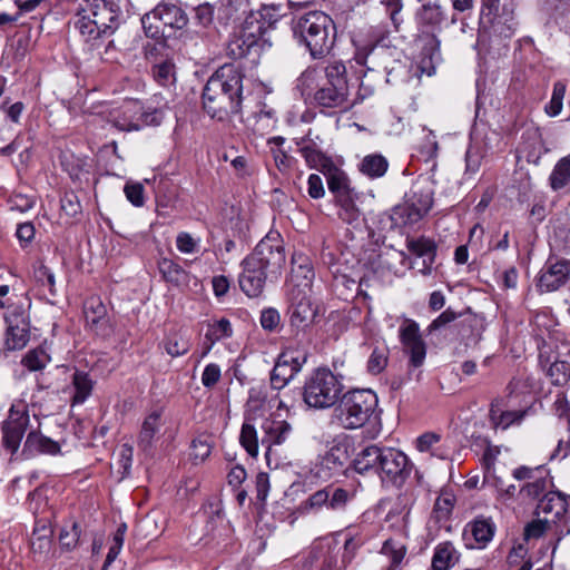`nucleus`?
I'll list each match as a JSON object with an SVG mask.
<instances>
[{
  "label": "nucleus",
  "mask_w": 570,
  "mask_h": 570,
  "mask_svg": "<svg viewBox=\"0 0 570 570\" xmlns=\"http://www.w3.org/2000/svg\"><path fill=\"white\" fill-rule=\"evenodd\" d=\"M286 263L284 242L278 232H269L243 259L239 275L240 289L248 297H258L267 279H277Z\"/></svg>",
  "instance_id": "f257e3e1"
},
{
  "label": "nucleus",
  "mask_w": 570,
  "mask_h": 570,
  "mask_svg": "<svg viewBox=\"0 0 570 570\" xmlns=\"http://www.w3.org/2000/svg\"><path fill=\"white\" fill-rule=\"evenodd\" d=\"M297 88L321 108L346 111L354 105L342 61H333L325 68H307L297 79Z\"/></svg>",
  "instance_id": "f03ea898"
},
{
  "label": "nucleus",
  "mask_w": 570,
  "mask_h": 570,
  "mask_svg": "<svg viewBox=\"0 0 570 570\" xmlns=\"http://www.w3.org/2000/svg\"><path fill=\"white\" fill-rule=\"evenodd\" d=\"M243 79L240 69L232 63L209 77L203 90V108L210 118L223 121L240 112Z\"/></svg>",
  "instance_id": "7ed1b4c3"
},
{
  "label": "nucleus",
  "mask_w": 570,
  "mask_h": 570,
  "mask_svg": "<svg viewBox=\"0 0 570 570\" xmlns=\"http://www.w3.org/2000/svg\"><path fill=\"white\" fill-rule=\"evenodd\" d=\"M381 414L379 396L373 390L354 389L341 396L332 417L344 430L365 428V436L373 440L382 432Z\"/></svg>",
  "instance_id": "20e7f679"
},
{
  "label": "nucleus",
  "mask_w": 570,
  "mask_h": 570,
  "mask_svg": "<svg viewBox=\"0 0 570 570\" xmlns=\"http://www.w3.org/2000/svg\"><path fill=\"white\" fill-rule=\"evenodd\" d=\"M354 60L367 70L386 73V82L397 83L411 79V60L396 47H390L373 33L370 39H354Z\"/></svg>",
  "instance_id": "39448f33"
},
{
  "label": "nucleus",
  "mask_w": 570,
  "mask_h": 570,
  "mask_svg": "<svg viewBox=\"0 0 570 570\" xmlns=\"http://www.w3.org/2000/svg\"><path fill=\"white\" fill-rule=\"evenodd\" d=\"M124 20L119 3L114 0H86L79 8L76 29L91 48L111 37Z\"/></svg>",
  "instance_id": "423d86ee"
},
{
  "label": "nucleus",
  "mask_w": 570,
  "mask_h": 570,
  "mask_svg": "<svg viewBox=\"0 0 570 570\" xmlns=\"http://www.w3.org/2000/svg\"><path fill=\"white\" fill-rule=\"evenodd\" d=\"M293 32L313 59H323L332 51L336 41L334 20L323 11H308L294 20Z\"/></svg>",
  "instance_id": "0eeeda50"
},
{
  "label": "nucleus",
  "mask_w": 570,
  "mask_h": 570,
  "mask_svg": "<svg viewBox=\"0 0 570 570\" xmlns=\"http://www.w3.org/2000/svg\"><path fill=\"white\" fill-rule=\"evenodd\" d=\"M343 385L326 367H318L305 381L303 400L307 406L324 410L330 409L341 399Z\"/></svg>",
  "instance_id": "6e6552de"
},
{
  "label": "nucleus",
  "mask_w": 570,
  "mask_h": 570,
  "mask_svg": "<svg viewBox=\"0 0 570 570\" xmlns=\"http://www.w3.org/2000/svg\"><path fill=\"white\" fill-rule=\"evenodd\" d=\"M261 429L263 436L261 443L266 448L265 458L267 465L273 469L279 466L277 446L283 445L292 435V425L285 420L265 419Z\"/></svg>",
  "instance_id": "1a4fd4ad"
},
{
  "label": "nucleus",
  "mask_w": 570,
  "mask_h": 570,
  "mask_svg": "<svg viewBox=\"0 0 570 570\" xmlns=\"http://www.w3.org/2000/svg\"><path fill=\"white\" fill-rule=\"evenodd\" d=\"M7 324L4 347L20 351L27 346L31 336L30 318L22 307H13L4 316Z\"/></svg>",
  "instance_id": "9d476101"
},
{
  "label": "nucleus",
  "mask_w": 570,
  "mask_h": 570,
  "mask_svg": "<svg viewBox=\"0 0 570 570\" xmlns=\"http://www.w3.org/2000/svg\"><path fill=\"white\" fill-rule=\"evenodd\" d=\"M412 464L409 458L394 448H383L377 473L383 481L402 487L410 476Z\"/></svg>",
  "instance_id": "9b49d317"
},
{
  "label": "nucleus",
  "mask_w": 570,
  "mask_h": 570,
  "mask_svg": "<svg viewBox=\"0 0 570 570\" xmlns=\"http://www.w3.org/2000/svg\"><path fill=\"white\" fill-rule=\"evenodd\" d=\"M29 423L30 416L27 406L22 402L12 404L8 419L2 423V441L6 449L12 454L18 451Z\"/></svg>",
  "instance_id": "f8f14e48"
},
{
  "label": "nucleus",
  "mask_w": 570,
  "mask_h": 570,
  "mask_svg": "<svg viewBox=\"0 0 570 570\" xmlns=\"http://www.w3.org/2000/svg\"><path fill=\"white\" fill-rule=\"evenodd\" d=\"M537 514L550 518L556 528H566L570 521V504L567 497L559 491L547 492L539 500Z\"/></svg>",
  "instance_id": "ddd939ff"
},
{
  "label": "nucleus",
  "mask_w": 570,
  "mask_h": 570,
  "mask_svg": "<svg viewBox=\"0 0 570 570\" xmlns=\"http://www.w3.org/2000/svg\"><path fill=\"white\" fill-rule=\"evenodd\" d=\"M404 351L410 355V364L420 367L426 356V345L420 334L419 324L406 318L399 330Z\"/></svg>",
  "instance_id": "4468645a"
},
{
  "label": "nucleus",
  "mask_w": 570,
  "mask_h": 570,
  "mask_svg": "<svg viewBox=\"0 0 570 570\" xmlns=\"http://www.w3.org/2000/svg\"><path fill=\"white\" fill-rule=\"evenodd\" d=\"M153 20H158L164 23V26L174 29H181L188 22L185 11L177 3L169 0L163 1L151 12L142 17L141 22L144 28L150 30Z\"/></svg>",
  "instance_id": "2eb2a0df"
},
{
  "label": "nucleus",
  "mask_w": 570,
  "mask_h": 570,
  "mask_svg": "<svg viewBox=\"0 0 570 570\" xmlns=\"http://www.w3.org/2000/svg\"><path fill=\"white\" fill-rule=\"evenodd\" d=\"M297 151L305 159L309 168H315L321 171L331 167L332 159L327 157L322 150V139L318 135L313 137L312 129L296 140Z\"/></svg>",
  "instance_id": "dca6fc26"
},
{
  "label": "nucleus",
  "mask_w": 570,
  "mask_h": 570,
  "mask_svg": "<svg viewBox=\"0 0 570 570\" xmlns=\"http://www.w3.org/2000/svg\"><path fill=\"white\" fill-rule=\"evenodd\" d=\"M570 276V261L568 259H548L542 268L538 287L541 292H553L566 284Z\"/></svg>",
  "instance_id": "f3484780"
},
{
  "label": "nucleus",
  "mask_w": 570,
  "mask_h": 570,
  "mask_svg": "<svg viewBox=\"0 0 570 570\" xmlns=\"http://www.w3.org/2000/svg\"><path fill=\"white\" fill-rule=\"evenodd\" d=\"M347 461L348 445L345 442H336L320 459L317 475L323 479H331L343 471Z\"/></svg>",
  "instance_id": "a211bd4d"
},
{
  "label": "nucleus",
  "mask_w": 570,
  "mask_h": 570,
  "mask_svg": "<svg viewBox=\"0 0 570 570\" xmlns=\"http://www.w3.org/2000/svg\"><path fill=\"white\" fill-rule=\"evenodd\" d=\"M262 29L263 26L257 27V35L253 31L246 32L245 29L233 35L226 47L227 55L237 60L246 58L253 52L256 53L259 48L258 36L262 32Z\"/></svg>",
  "instance_id": "6ab92c4d"
},
{
  "label": "nucleus",
  "mask_w": 570,
  "mask_h": 570,
  "mask_svg": "<svg viewBox=\"0 0 570 570\" xmlns=\"http://www.w3.org/2000/svg\"><path fill=\"white\" fill-rule=\"evenodd\" d=\"M527 415L525 410H504L503 400L495 399L490 406L489 417L494 429L508 430L510 426L520 425Z\"/></svg>",
  "instance_id": "aec40b11"
},
{
  "label": "nucleus",
  "mask_w": 570,
  "mask_h": 570,
  "mask_svg": "<svg viewBox=\"0 0 570 570\" xmlns=\"http://www.w3.org/2000/svg\"><path fill=\"white\" fill-rule=\"evenodd\" d=\"M140 102L131 100L125 102L120 108L114 110L110 116V122L122 131L140 130L141 124L138 122V112Z\"/></svg>",
  "instance_id": "412c9836"
},
{
  "label": "nucleus",
  "mask_w": 570,
  "mask_h": 570,
  "mask_svg": "<svg viewBox=\"0 0 570 570\" xmlns=\"http://www.w3.org/2000/svg\"><path fill=\"white\" fill-rule=\"evenodd\" d=\"M86 322L99 335H109L110 324L107 308L98 297H91L85 303Z\"/></svg>",
  "instance_id": "4be33fe9"
},
{
  "label": "nucleus",
  "mask_w": 570,
  "mask_h": 570,
  "mask_svg": "<svg viewBox=\"0 0 570 570\" xmlns=\"http://www.w3.org/2000/svg\"><path fill=\"white\" fill-rule=\"evenodd\" d=\"M406 247L409 252L423 258V267L420 269L421 274L430 275L436 256L435 242L426 237L407 238Z\"/></svg>",
  "instance_id": "5701e85b"
},
{
  "label": "nucleus",
  "mask_w": 570,
  "mask_h": 570,
  "mask_svg": "<svg viewBox=\"0 0 570 570\" xmlns=\"http://www.w3.org/2000/svg\"><path fill=\"white\" fill-rule=\"evenodd\" d=\"M60 452L61 446L58 442L36 431L28 433L22 450L27 458L37 454L57 455Z\"/></svg>",
  "instance_id": "b1692460"
},
{
  "label": "nucleus",
  "mask_w": 570,
  "mask_h": 570,
  "mask_svg": "<svg viewBox=\"0 0 570 570\" xmlns=\"http://www.w3.org/2000/svg\"><path fill=\"white\" fill-rule=\"evenodd\" d=\"M464 533H470L475 541V546H470V548L483 549L492 541L495 524L491 518L480 515L466 524Z\"/></svg>",
  "instance_id": "393cba45"
},
{
  "label": "nucleus",
  "mask_w": 570,
  "mask_h": 570,
  "mask_svg": "<svg viewBox=\"0 0 570 570\" xmlns=\"http://www.w3.org/2000/svg\"><path fill=\"white\" fill-rule=\"evenodd\" d=\"M420 28L426 33H434L445 20V12L438 2L424 3L416 13Z\"/></svg>",
  "instance_id": "a878e982"
},
{
  "label": "nucleus",
  "mask_w": 570,
  "mask_h": 570,
  "mask_svg": "<svg viewBox=\"0 0 570 570\" xmlns=\"http://www.w3.org/2000/svg\"><path fill=\"white\" fill-rule=\"evenodd\" d=\"M460 558V551L451 541L440 542L433 551L431 570H451L459 563Z\"/></svg>",
  "instance_id": "bb28decb"
},
{
  "label": "nucleus",
  "mask_w": 570,
  "mask_h": 570,
  "mask_svg": "<svg viewBox=\"0 0 570 570\" xmlns=\"http://www.w3.org/2000/svg\"><path fill=\"white\" fill-rule=\"evenodd\" d=\"M382 455L383 448H380L375 444L364 448L356 454L353 461L355 471L361 474L368 471H374L377 473Z\"/></svg>",
  "instance_id": "cd10ccee"
},
{
  "label": "nucleus",
  "mask_w": 570,
  "mask_h": 570,
  "mask_svg": "<svg viewBox=\"0 0 570 570\" xmlns=\"http://www.w3.org/2000/svg\"><path fill=\"white\" fill-rule=\"evenodd\" d=\"M317 314L316 307L307 297H302L299 301L292 304L289 308V322L295 327H306L314 322Z\"/></svg>",
  "instance_id": "c85d7f7f"
},
{
  "label": "nucleus",
  "mask_w": 570,
  "mask_h": 570,
  "mask_svg": "<svg viewBox=\"0 0 570 570\" xmlns=\"http://www.w3.org/2000/svg\"><path fill=\"white\" fill-rule=\"evenodd\" d=\"M233 335V327L227 318H220L207 325V331L204 341V351L202 357H205L213 346L225 338H229Z\"/></svg>",
  "instance_id": "c756f323"
},
{
  "label": "nucleus",
  "mask_w": 570,
  "mask_h": 570,
  "mask_svg": "<svg viewBox=\"0 0 570 570\" xmlns=\"http://www.w3.org/2000/svg\"><path fill=\"white\" fill-rule=\"evenodd\" d=\"M552 487V479L550 478L548 471L544 470L538 476L532 478V481L525 482L520 488L519 494L522 498L535 500L541 495L543 497L547 492H550V488Z\"/></svg>",
  "instance_id": "7c9ffc66"
},
{
  "label": "nucleus",
  "mask_w": 570,
  "mask_h": 570,
  "mask_svg": "<svg viewBox=\"0 0 570 570\" xmlns=\"http://www.w3.org/2000/svg\"><path fill=\"white\" fill-rule=\"evenodd\" d=\"M161 426L163 422L159 412H153L144 420L138 440V446L142 451L147 452L151 449L155 436Z\"/></svg>",
  "instance_id": "2f4dec72"
},
{
  "label": "nucleus",
  "mask_w": 570,
  "mask_h": 570,
  "mask_svg": "<svg viewBox=\"0 0 570 570\" xmlns=\"http://www.w3.org/2000/svg\"><path fill=\"white\" fill-rule=\"evenodd\" d=\"M71 384L73 389L72 405L85 403L94 390V381L90 375L82 371H76L72 374Z\"/></svg>",
  "instance_id": "473e14b6"
},
{
  "label": "nucleus",
  "mask_w": 570,
  "mask_h": 570,
  "mask_svg": "<svg viewBox=\"0 0 570 570\" xmlns=\"http://www.w3.org/2000/svg\"><path fill=\"white\" fill-rule=\"evenodd\" d=\"M358 168L363 175L371 179L381 178L389 169V161L381 154H370L362 159Z\"/></svg>",
  "instance_id": "72a5a7b5"
},
{
  "label": "nucleus",
  "mask_w": 570,
  "mask_h": 570,
  "mask_svg": "<svg viewBox=\"0 0 570 570\" xmlns=\"http://www.w3.org/2000/svg\"><path fill=\"white\" fill-rule=\"evenodd\" d=\"M158 267L164 279L174 286L178 287L188 284L189 274L174 261L163 258L159 262Z\"/></svg>",
  "instance_id": "f704fd0d"
},
{
  "label": "nucleus",
  "mask_w": 570,
  "mask_h": 570,
  "mask_svg": "<svg viewBox=\"0 0 570 570\" xmlns=\"http://www.w3.org/2000/svg\"><path fill=\"white\" fill-rule=\"evenodd\" d=\"M322 173L326 176L328 189L334 194L335 198L351 191L347 185L346 175L334 164H331V167L324 169Z\"/></svg>",
  "instance_id": "c9c22d12"
},
{
  "label": "nucleus",
  "mask_w": 570,
  "mask_h": 570,
  "mask_svg": "<svg viewBox=\"0 0 570 570\" xmlns=\"http://www.w3.org/2000/svg\"><path fill=\"white\" fill-rule=\"evenodd\" d=\"M52 530L47 522L37 523L32 537H31V549L35 553L46 554L51 548Z\"/></svg>",
  "instance_id": "e433bc0d"
},
{
  "label": "nucleus",
  "mask_w": 570,
  "mask_h": 570,
  "mask_svg": "<svg viewBox=\"0 0 570 570\" xmlns=\"http://www.w3.org/2000/svg\"><path fill=\"white\" fill-rule=\"evenodd\" d=\"M335 202L340 207L338 216L342 220L347 224H353L360 219L361 212L355 204L352 191L340 195L338 198H335Z\"/></svg>",
  "instance_id": "4c0bfd02"
},
{
  "label": "nucleus",
  "mask_w": 570,
  "mask_h": 570,
  "mask_svg": "<svg viewBox=\"0 0 570 570\" xmlns=\"http://www.w3.org/2000/svg\"><path fill=\"white\" fill-rule=\"evenodd\" d=\"M239 441L246 452L255 458L258 454V436L255 424L252 423V419L247 416L243 423Z\"/></svg>",
  "instance_id": "58836bf2"
},
{
  "label": "nucleus",
  "mask_w": 570,
  "mask_h": 570,
  "mask_svg": "<svg viewBox=\"0 0 570 570\" xmlns=\"http://www.w3.org/2000/svg\"><path fill=\"white\" fill-rule=\"evenodd\" d=\"M51 361L47 348L41 345L30 350L22 358L21 363L29 371L36 372L43 370Z\"/></svg>",
  "instance_id": "ea45409f"
},
{
  "label": "nucleus",
  "mask_w": 570,
  "mask_h": 570,
  "mask_svg": "<svg viewBox=\"0 0 570 570\" xmlns=\"http://www.w3.org/2000/svg\"><path fill=\"white\" fill-rule=\"evenodd\" d=\"M326 507L330 509V487L318 490L311 494L305 501L299 504V511L303 514H308L320 511Z\"/></svg>",
  "instance_id": "a19ab883"
},
{
  "label": "nucleus",
  "mask_w": 570,
  "mask_h": 570,
  "mask_svg": "<svg viewBox=\"0 0 570 570\" xmlns=\"http://www.w3.org/2000/svg\"><path fill=\"white\" fill-rule=\"evenodd\" d=\"M220 4L228 19H238L245 14L254 17L252 0H220Z\"/></svg>",
  "instance_id": "79ce46f5"
},
{
  "label": "nucleus",
  "mask_w": 570,
  "mask_h": 570,
  "mask_svg": "<svg viewBox=\"0 0 570 570\" xmlns=\"http://www.w3.org/2000/svg\"><path fill=\"white\" fill-rule=\"evenodd\" d=\"M355 495L356 490L354 488L330 487V509L333 511L345 510Z\"/></svg>",
  "instance_id": "37998d69"
},
{
  "label": "nucleus",
  "mask_w": 570,
  "mask_h": 570,
  "mask_svg": "<svg viewBox=\"0 0 570 570\" xmlns=\"http://www.w3.org/2000/svg\"><path fill=\"white\" fill-rule=\"evenodd\" d=\"M570 180V155L561 158L554 166L550 175V185L552 189L563 188Z\"/></svg>",
  "instance_id": "c03bdc74"
},
{
  "label": "nucleus",
  "mask_w": 570,
  "mask_h": 570,
  "mask_svg": "<svg viewBox=\"0 0 570 570\" xmlns=\"http://www.w3.org/2000/svg\"><path fill=\"white\" fill-rule=\"evenodd\" d=\"M547 376L557 386H563L570 381V362L557 360L547 368Z\"/></svg>",
  "instance_id": "a18cd8bd"
},
{
  "label": "nucleus",
  "mask_w": 570,
  "mask_h": 570,
  "mask_svg": "<svg viewBox=\"0 0 570 570\" xmlns=\"http://www.w3.org/2000/svg\"><path fill=\"white\" fill-rule=\"evenodd\" d=\"M381 553L391 560V567L389 570H395L403 561L406 553V548L402 542L394 539H389L383 543Z\"/></svg>",
  "instance_id": "49530a36"
},
{
  "label": "nucleus",
  "mask_w": 570,
  "mask_h": 570,
  "mask_svg": "<svg viewBox=\"0 0 570 570\" xmlns=\"http://www.w3.org/2000/svg\"><path fill=\"white\" fill-rule=\"evenodd\" d=\"M277 360L284 365H287L293 374L296 375L298 372H301L303 365L306 363L307 355L303 351L287 348L278 355Z\"/></svg>",
  "instance_id": "de8ad7c7"
},
{
  "label": "nucleus",
  "mask_w": 570,
  "mask_h": 570,
  "mask_svg": "<svg viewBox=\"0 0 570 570\" xmlns=\"http://www.w3.org/2000/svg\"><path fill=\"white\" fill-rule=\"evenodd\" d=\"M485 150L479 142H472L465 153V175H474L481 167Z\"/></svg>",
  "instance_id": "09e8293b"
},
{
  "label": "nucleus",
  "mask_w": 570,
  "mask_h": 570,
  "mask_svg": "<svg viewBox=\"0 0 570 570\" xmlns=\"http://www.w3.org/2000/svg\"><path fill=\"white\" fill-rule=\"evenodd\" d=\"M155 80L161 86H168L175 81V65L171 60H161L153 68Z\"/></svg>",
  "instance_id": "8fccbe9b"
},
{
  "label": "nucleus",
  "mask_w": 570,
  "mask_h": 570,
  "mask_svg": "<svg viewBox=\"0 0 570 570\" xmlns=\"http://www.w3.org/2000/svg\"><path fill=\"white\" fill-rule=\"evenodd\" d=\"M294 377L295 374H293L291 368L277 360L274 368L271 372V385L275 390H281L286 386Z\"/></svg>",
  "instance_id": "3c124183"
},
{
  "label": "nucleus",
  "mask_w": 570,
  "mask_h": 570,
  "mask_svg": "<svg viewBox=\"0 0 570 570\" xmlns=\"http://www.w3.org/2000/svg\"><path fill=\"white\" fill-rule=\"evenodd\" d=\"M212 452V444L208 436H198L193 440L190 446V459L195 464L204 462Z\"/></svg>",
  "instance_id": "603ef678"
},
{
  "label": "nucleus",
  "mask_w": 570,
  "mask_h": 570,
  "mask_svg": "<svg viewBox=\"0 0 570 570\" xmlns=\"http://www.w3.org/2000/svg\"><path fill=\"white\" fill-rule=\"evenodd\" d=\"M566 95V85L561 81H557L553 85L552 96L549 104L544 107L546 112L550 117H557L563 106V98Z\"/></svg>",
  "instance_id": "864d4df0"
},
{
  "label": "nucleus",
  "mask_w": 570,
  "mask_h": 570,
  "mask_svg": "<svg viewBox=\"0 0 570 570\" xmlns=\"http://www.w3.org/2000/svg\"><path fill=\"white\" fill-rule=\"evenodd\" d=\"M407 202L426 215L433 204L432 190L430 188L413 190Z\"/></svg>",
  "instance_id": "5fc2aeb1"
},
{
  "label": "nucleus",
  "mask_w": 570,
  "mask_h": 570,
  "mask_svg": "<svg viewBox=\"0 0 570 570\" xmlns=\"http://www.w3.org/2000/svg\"><path fill=\"white\" fill-rule=\"evenodd\" d=\"M252 118L255 119L254 130L263 134L264 130L272 128L275 124V111L271 108L266 109V105L258 111H254Z\"/></svg>",
  "instance_id": "6e6d98bb"
},
{
  "label": "nucleus",
  "mask_w": 570,
  "mask_h": 570,
  "mask_svg": "<svg viewBox=\"0 0 570 570\" xmlns=\"http://www.w3.org/2000/svg\"><path fill=\"white\" fill-rule=\"evenodd\" d=\"M387 365V351L385 347H374L368 360L367 371L373 375H377L384 371Z\"/></svg>",
  "instance_id": "4d7b16f0"
},
{
  "label": "nucleus",
  "mask_w": 570,
  "mask_h": 570,
  "mask_svg": "<svg viewBox=\"0 0 570 570\" xmlns=\"http://www.w3.org/2000/svg\"><path fill=\"white\" fill-rule=\"evenodd\" d=\"M80 527L77 522H72L68 527H63L59 534V542L62 548L71 550L77 547L80 537Z\"/></svg>",
  "instance_id": "13d9d810"
},
{
  "label": "nucleus",
  "mask_w": 570,
  "mask_h": 570,
  "mask_svg": "<svg viewBox=\"0 0 570 570\" xmlns=\"http://www.w3.org/2000/svg\"><path fill=\"white\" fill-rule=\"evenodd\" d=\"M554 523L551 522L550 518H539L532 521L525 527L524 537L525 539H538L548 530H551Z\"/></svg>",
  "instance_id": "bf43d9fd"
},
{
  "label": "nucleus",
  "mask_w": 570,
  "mask_h": 570,
  "mask_svg": "<svg viewBox=\"0 0 570 570\" xmlns=\"http://www.w3.org/2000/svg\"><path fill=\"white\" fill-rule=\"evenodd\" d=\"M200 239L194 238L187 232L178 233L176 237V247L183 254H194L199 250Z\"/></svg>",
  "instance_id": "052dcab7"
},
{
  "label": "nucleus",
  "mask_w": 570,
  "mask_h": 570,
  "mask_svg": "<svg viewBox=\"0 0 570 570\" xmlns=\"http://www.w3.org/2000/svg\"><path fill=\"white\" fill-rule=\"evenodd\" d=\"M164 346L171 357L185 355L189 351V343L177 335L168 336Z\"/></svg>",
  "instance_id": "680f3d73"
},
{
  "label": "nucleus",
  "mask_w": 570,
  "mask_h": 570,
  "mask_svg": "<svg viewBox=\"0 0 570 570\" xmlns=\"http://www.w3.org/2000/svg\"><path fill=\"white\" fill-rule=\"evenodd\" d=\"M259 322L265 331L274 332L281 324V315L276 308L268 307L262 311Z\"/></svg>",
  "instance_id": "e2e57ef3"
},
{
  "label": "nucleus",
  "mask_w": 570,
  "mask_h": 570,
  "mask_svg": "<svg viewBox=\"0 0 570 570\" xmlns=\"http://www.w3.org/2000/svg\"><path fill=\"white\" fill-rule=\"evenodd\" d=\"M500 453V450L494 446H488L483 453L482 461L484 466V480L495 478L494 463Z\"/></svg>",
  "instance_id": "0e129e2a"
},
{
  "label": "nucleus",
  "mask_w": 570,
  "mask_h": 570,
  "mask_svg": "<svg viewBox=\"0 0 570 570\" xmlns=\"http://www.w3.org/2000/svg\"><path fill=\"white\" fill-rule=\"evenodd\" d=\"M163 119V114L157 108L153 109H144L142 105L140 104V109L138 112V122L141 124V128L145 126H154L159 125Z\"/></svg>",
  "instance_id": "69168bd1"
},
{
  "label": "nucleus",
  "mask_w": 570,
  "mask_h": 570,
  "mask_svg": "<svg viewBox=\"0 0 570 570\" xmlns=\"http://www.w3.org/2000/svg\"><path fill=\"white\" fill-rule=\"evenodd\" d=\"M195 20L196 22L206 28L214 21V8L208 2L202 3L195 8Z\"/></svg>",
  "instance_id": "338daca9"
},
{
  "label": "nucleus",
  "mask_w": 570,
  "mask_h": 570,
  "mask_svg": "<svg viewBox=\"0 0 570 570\" xmlns=\"http://www.w3.org/2000/svg\"><path fill=\"white\" fill-rule=\"evenodd\" d=\"M454 497L451 494H444L436 499L434 504V511L440 519H446L454 507Z\"/></svg>",
  "instance_id": "774afa93"
}]
</instances>
